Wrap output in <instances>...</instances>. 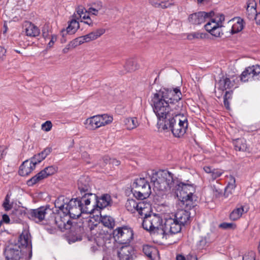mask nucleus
<instances>
[{
  "mask_svg": "<svg viewBox=\"0 0 260 260\" xmlns=\"http://www.w3.org/2000/svg\"><path fill=\"white\" fill-rule=\"evenodd\" d=\"M143 251L146 256L152 259L154 258L155 255L158 253L157 249L148 245L143 246Z\"/></svg>",
  "mask_w": 260,
  "mask_h": 260,
  "instance_id": "nucleus-31",
  "label": "nucleus"
},
{
  "mask_svg": "<svg viewBox=\"0 0 260 260\" xmlns=\"http://www.w3.org/2000/svg\"><path fill=\"white\" fill-rule=\"evenodd\" d=\"M105 32L104 29H99L95 31L91 32L87 35H86L87 41L88 42L95 40L100 37Z\"/></svg>",
  "mask_w": 260,
  "mask_h": 260,
  "instance_id": "nucleus-33",
  "label": "nucleus"
},
{
  "mask_svg": "<svg viewBox=\"0 0 260 260\" xmlns=\"http://www.w3.org/2000/svg\"><path fill=\"white\" fill-rule=\"evenodd\" d=\"M181 227L180 223L175 220L172 215L167 216L163 224L164 239H167V236L169 234H175L179 233L181 230Z\"/></svg>",
  "mask_w": 260,
  "mask_h": 260,
  "instance_id": "nucleus-12",
  "label": "nucleus"
},
{
  "mask_svg": "<svg viewBox=\"0 0 260 260\" xmlns=\"http://www.w3.org/2000/svg\"><path fill=\"white\" fill-rule=\"evenodd\" d=\"M20 242H21L22 245L27 246L29 242V239L28 235L27 234L21 235L20 236Z\"/></svg>",
  "mask_w": 260,
  "mask_h": 260,
  "instance_id": "nucleus-48",
  "label": "nucleus"
},
{
  "mask_svg": "<svg viewBox=\"0 0 260 260\" xmlns=\"http://www.w3.org/2000/svg\"><path fill=\"white\" fill-rule=\"evenodd\" d=\"M57 211L56 214L53 213V215H51L49 223L55 224L61 231L71 229V221L70 217L68 215H63L59 209Z\"/></svg>",
  "mask_w": 260,
  "mask_h": 260,
  "instance_id": "nucleus-11",
  "label": "nucleus"
},
{
  "mask_svg": "<svg viewBox=\"0 0 260 260\" xmlns=\"http://www.w3.org/2000/svg\"><path fill=\"white\" fill-rule=\"evenodd\" d=\"M188 127L187 117L177 112L163 122L158 128L162 130H170L176 137H181L186 133Z\"/></svg>",
  "mask_w": 260,
  "mask_h": 260,
  "instance_id": "nucleus-4",
  "label": "nucleus"
},
{
  "mask_svg": "<svg viewBox=\"0 0 260 260\" xmlns=\"http://www.w3.org/2000/svg\"><path fill=\"white\" fill-rule=\"evenodd\" d=\"M204 170L208 174H210V175L212 174V172L213 171V169H212L210 167L208 166H206L204 167Z\"/></svg>",
  "mask_w": 260,
  "mask_h": 260,
  "instance_id": "nucleus-60",
  "label": "nucleus"
},
{
  "mask_svg": "<svg viewBox=\"0 0 260 260\" xmlns=\"http://www.w3.org/2000/svg\"><path fill=\"white\" fill-rule=\"evenodd\" d=\"M123 122L127 129H133L139 125L138 119L136 117H128L124 119Z\"/></svg>",
  "mask_w": 260,
  "mask_h": 260,
  "instance_id": "nucleus-30",
  "label": "nucleus"
},
{
  "mask_svg": "<svg viewBox=\"0 0 260 260\" xmlns=\"http://www.w3.org/2000/svg\"><path fill=\"white\" fill-rule=\"evenodd\" d=\"M204 38V34L198 32H194L188 35L187 39L188 40H192L194 39H202Z\"/></svg>",
  "mask_w": 260,
  "mask_h": 260,
  "instance_id": "nucleus-45",
  "label": "nucleus"
},
{
  "mask_svg": "<svg viewBox=\"0 0 260 260\" xmlns=\"http://www.w3.org/2000/svg\"><path fill=\"white\" fill-rule=\"evenodd\" d=\"M206 244V240L205 238H202L201 240L199 241V245L201 246V248H203V247Z\"/></svg>",
  "mask_w": 260,
  "mask_h": 260,
  "instance_id": "nucleus-59",
  "label": "nucleus"
},
{
  "mask_svg": "<svg viewBox=\"0 0 260 260\" xmlns=\"http://www.w3.org/2000/svg\"><path fill=\"white\" fill-rule=\"evenodd\" d=\"M173 217L176 220L181 226L187 224L190 220V213L184 210H180L178 211L175 214H172Z\"/></svg>",
  "mask_w": 260,
  "mask_h": 260,
  "instance_id": "nucleus-20",
  "label": "nucleus"
},
{
  "mask_svg": "<svg viewBox=\"0 0 260 260\" xmlns=\"http://www.w3.org/2000/svg\"><path fill=\"white\" fill-rule=\"evenodd\" d=\"M125 207L128 211L132 213L137 212L141 216L148 213L151 209L150 204L148 202L145 201L138 202L133 199H127Z\"/></svg>",
  "mask_w": 260,
  "mask_h": 260,
  "instance_id": "nucleus-9",
  "label": "nucleus"
},
{
  "mask_svg": "<svg viewBox=\"0 0 260 260\" xmlns=\"http://www.w3.org/2000/svg\"><path fill=\"white\" fill-rule=\"evenodd\" d=\"M74 48L75 47V46L74 45L72 44V41L70 42V44H69L68 45L66 46V47L62 50V52L64 53H67L68 52L69 50L71 48Z\"/></svg>",
  "mask_w": 260,
  "mask_h": 260,
  "instance_id": "nucleus-55",
  "label": "nucleus"
},
{
  "mask_svg": "<svg viewBox=\"0 0 260 260\" xmlns=\"http://www.w3.org/2000/svg\"><path fill=\"white\" fill-rule=\"evenodd\" d=\"M97 115L87 118L84 122L85 127L89 130H95L100 127Z\"/></svg>",
  "mask_w": 260,
  "mask_h": 260,
  "instance_id": "nucleus-23",
  "label": "nucleus"
},
{
  "mask_svg": "<svg viewBox=\"0 0 260 260\" xmlns=\"http://www.w3.org/2000/svg\"><path fill=\"white\" fill-rule=\"evenodd\" d=\"M133 248L129 244L122 246L118 251L119 260H132Z\"/></svg>",
  "mask_w": 260,
  "mask_h": 260,
  "instance_id": "nucleus-19",
  "label": "nucleus"
},
{
  "mask_svg": "<svg viewBox=\"0 0 260 260\" xmlns=\"http://www.w3.org/2000/svg\"><path fill=\"white\" fill-rule=\"evenodd\" d=\"M223 171L219 169H213L211 177L213 180H214L216 178L219 177L222 174Z\"/></svg>",
  "mask_w": 260,
  "mask_h": 260,
  "instance_id": "nucleus-46",
  "label": "nucleus"
},
{
  "mask_svg": "<svg viewBox=\"0 0 260 260\" xmlns=\"http://www.w3.org/2000/svg\"><path fill=\"white\" fill-rule=\"evenodd\" d=\"M89 228L91 232V234L94 235H96V234L94 232V229H95V231H96L97 229H99V227L98 226L97 223L94 224L93 226L89 224Z\"/></svg>",
  "mask_w": 260,
  "mask_h": 260,
  "instance_id": "nucleus-56",
  "label": "nucleus"
},
{
  "mask_svg": "<svg viewBox=\"0 0 260 260\" xmlns=\"http://www.w3.org/2000/svg\"><path fill=\"white\" fill-rule=\"evenodd\" d=\"M236 187V180L235 178L232 176H230V182L226 186L224 189V196L225 198L229 197L231 195L235 190Z\"/></svg>",
  "mask_w": 260,
  "mask_h": 260,
  "instance_id": "nucleus-28",
  "label": "nucleus"
},
{
  "mask_svg": "<svg viewBox=\"0 0 260 260\" xmlns=\"http://www.w3.org/2000/svg\"><path fill=\"white\" fill-rule=\"evenodd\" d=\"M80 203L78 199L69 200L67 198L62 196L55 200L54 205L56 208L62 212L63 215H68L71 218H77L83 213Z\"/></svg>",
  "mask_w": 260,
  "mask_h": 260,
  "instance_id": "nucleus-5",
  "label": "nucleus"
},
{
  "mask_svg": "<svg viewBox=\"0 0 260 260\" xmlns=\"http://www.w3.org/2000/svg\"><path fill=\"white\" fill-rule=\"evenodd\" d=\"M236 226L235 224L232 223H222L220 224V227L224 229H233Z\"/></svg>",
  "mask_w": 260,
  "mask_h": 260,
  "instance_id": "nucleus-54",
  "label": "nucleus"
},
{
  "mask_svg": "<svg viewBox=\"0 0 260 260\" xmlns=\"http://www.w3.org/2000/svg\"><path fill=\"white\" fill-rule=\"evenodd\" d=\"M113 237L121 244H128L133 238L132 229L127 226L119 227L114 230Z\"/></svg>",
  "mask_w": 260,
  "mask_h": 260,
  "instance_id": "nucleus-10",
  "label": "nucleus"
},
{
  "mask_svg": "<svg viewBox=\"0 0 260 260\" xmlns=\"http://www.w3.org/2000/svg\"><path fill=\"white\" fill-rule=\"evenodd\" d=\"M95 201H96L97 207L102 209L111 204V199L110 195L105 194L102 196L99 199L96 198V200Z\"/></svg>",
  "mask_w": 260,
  "mask_h": 260,
  "instance_id": "nucleus-27",
  "label": "nucleus"
},
{
  "mask_svg": "<svg viewBox=\"0 0 260 260\" xmlns=\"http://www.w3.org/2000/svg\"><path fill=\"white\" fill-rule=\"evenodd\" d=\"M5 254L7 260H26V258L22 256L19 247L16 248L8 247L5 250Z\"/></svg>",
  "mask_w": 260,
  "mask_h": 260,
  "instance_id": "nucleus-17",
  "label": "nucleus"
},
{
  "mask_svg": "<svg viewBox=\"0 0 260 260\" xmlns=\"http://www.w3.org/2000/svg\"><path fill=\"white\" fill-rule=\"evenodd\" d=\"M97 116L100 127L111 123L113 119L112 116L108 114L97 115Z\"/></svg>",
  "mask_w": 260,
  "mask_h": 260,
  "instance_id": "nucleus-32",
  "label": "nucleus"
},
{
  "mask_svg": "<svg viewBox=\"0 0 260 260\" xmlns=\"http://www.w3.org/2000/svg\"><path fill=\"white\" fill-rule=\"evenodd\" d=\"M151 181L153 183L154 189L164 194L171 193L176 188L173 174L167 170H159L153 172Z\"/></svg>",
  "mask_w": 260,
  "mask_h": 260,
  "instance_id": "nucleus-3",
  "label": "nucleus"
},
{
  "mask_svg": "<svg viewBox=\"0 0 260 260\" xmlns=\"http://www.w3.org/2000/svg\"><path fill=\"white\" fill-rule=\"evenodd\" d=\"M224 104L225 107L227 109L229 108V102L225 99H224Z\"/></svg>",
  "mask_w": 260,
  "mask_h": 260,
  "instance_id": "nucleus-61",
  "label": "nucleus"
},
{
  "mask_svg": "<svg viewBox=\"0 0 260 260\" xmlns=\"http://www.w3.org/2000/svg\"><path fill=\"white\" fill-rule=\"evenodd\" d=\"M132 191L136 198L142 200L149 197L151 192L149 183L144 178H137L135 180Z\"/></svg>",
  "mask_w": 260,
  "mask_h": 260,
  "instance_id": "nucleus-8",
  "label": "nucleus"
},
{
  "mask_svg": "<svg viewBox=\"0 0 260 260\" xmlns=\"http://www.w3.org/2000/svg\"><path fill=\"white\" fill-rule=\"evenodd\" d=\"M52 127V124L50 121H46L41 125V128L43 131L48 132L50 131Z\"/></svg>",
  "mask_w": 260,
  "mask_h": 260,
  "instance_id": "nucleus-47",
  "label": "nucleus"
},
{
  "mask_svg": "<svg viewBox=\"0 0 260 260\" xmlns=\"http://www.w3.org/2000/svg\"><path fill=\"white\" fill-rule=\"evenodd\" d=\"M13 203L10 202V195L7 194L3 203V207L6 211L10 210L12 209Z\"/></svg>",
  "mask_w": 260,
  "mask_h": 260,
  "instance_id": "nucleus-41",
  "label": "nucleus"
},
{
  "mask_svg": "<svg viewBox=\"0 0 260 260\" xmlns=\"http://www.w3.org/2000/svg\"><path fill=\"white\" fill-rule=\"evenodd\" d=\"M78 187L80 192H85L90 189V180L87 176H81L78 181Z\"/></svg>",
  "mask_w": 260,
  "mask_h": 260,
  "instance_id": "nucleus-22",
  "label": "nucleus"
},
{
  "mask_svg": "<svg viewBox=\"0 0 260 260\" xmlns=\"http://www.w3.org/2000/svg\"><path fill=\"white\" fill-rule=\"evenodd\" d=\"M6 49L0 46V62L4 61L6 58Z\"/></svg>",
  "mask_w": 260,
  "mask_h": 260,
  "instance_id": "nucleus-51",
  "label": "nucleus"
},
{
  "mask_svg": "<svg viewBox=\"0 0 260 260\" xmlns=\"http://www.w3.org/2000/svg\"><path fill=\"white\" fill-rule=\"evenodd\" d=\"M4 29H5L4 30V34H5L7 32L8 28L6 23L4 24Z\"/></svg>",
  "mask_w": 260,
  "mask_h": 260,
  "instance_id": "nucleus-63",
  "label": "nucleus"
},
{
  "mask_svg": "<svg viewBox=\"0 0 260 260\" xmlns=\"http://www.w3.org/2000/svg\"><path fill=\"white\" fill-rule=\"evenodd\" d=\"M249 73L251 75L253 80H258L260 78V66L258 65L252 66L248 67Z\"/></svg>",
  "mask_w": 260,
  "mask_h": 260,
  "instance_id": "nucleus-35",
  "label": "nucleus"
},
{
  "mask_svg": "<svg viewBox=\"0 0 260 260\" xmlns=\"http://www.w3.org/2000/svg\"><path fill=\"white\" fill-rule=\"evenodd\" d=\"M54 43L52 42H51L50 41V42L48 43V46L49 47V48H51L53 46Z\"/></svg>",
  "mask_w": 260,
  "mask_h": 260,
  "instance_id": "nucleus-64",
  "label": "nucleus"
},
{
  "mask_svg": "<svg viewBox=\"0 0 260 260\" xmlns=\"http://www.w3.org/2000/svg\"><path fill=\"white\" fill-rule=\"evenodd\" d=\"M23 213L21 210L16 209L13 211L10 215L12 222H20Z\"/></svg>",
  "mask_w": 260,
  "mask_h": 260,
  "instance_id": "nucleus-39",
  "label": "nucleus"
},
{
  "mask_svg": "<svg viewBox=\"0 0 260 260\" xmlns=\"http://www.w3.org/2000/svg\"><path fill=\"white\" fill-rule=\"evenodd\" d=\"M56 40H57V38H56V36L53 35V36H51V39L50 40V41L52 42L53 43H54V42L56 41Z\"/></svg>",
  "mask_w": 260,
  "mask_h": 260,
  "instance_id": "nucleus-62",
  "label": "nucleus"
},
{
  "mask_svg": "<svg viewBox=\"0 0 260 260\" xmlns=\"http://www.w3.org/2000/svg\"><path fill=\"white\" fill-rule=\"evenodd\" d=\"M240 78L241 80L244 82H248L253 80V78L251 75L250 73H249L248 68H246L245 70L242 73Z\"/></svg>",
  "mask_w": 260,
  "mask_h": 260,
  "instance_id": "nucleus-40",
  "label": "nucleus"
},
{
  "mask_svg": "<svg viewBox=\"0 0 260 260\" xmlns=\"http://www.w3.org/2000/svg\"><path fill=\"white\" fill-rule=\"evenodd\" d=\"M181 96L177 88H162L151 94L150 103L157 118L158 127L176 114V103L181 99Z\"/></svg>",
  "mask_w": 260,
  "mask_h": 260,
  "instance_id": "nucleus-1",
  "label": "nucleus"
},
{
  "mask_svg": "<svg viewBox=\"0 0 260 260\" xmlns=\"http://www.w3.org/2000/svg\"><path fill=\"white\" fill-rule=\"evenodd\" d=\"M155 7H160L161 8H166L170 6V3L159 1L155 4Z\"/></svg>",
  "mask_w": 260,
  "mask_h": 260,
  "instance_id": "nucleus-52",
  "label": "nucleus"
},
{
  "mask_svg": "<svg viewBox=\"0 0 260 260\" xmlns=\"http://www.w3.org/2000/svg\"><path fill=\"white\" fill-rule=\"evenodd\" d=\"M101 221L104 226L110 229H112L115 224L114 220L110 216L101 215Z\"/></svg>",
  "mask_w": 260,
  "mask_h": 260,
  "instance_id": "nucleus-34",
  "label": "nucleus"
},
{
  "mask_svg": "<svg viewBox=\"0 0 260 260\" xmlns=\"http://www.w3.org/2000/svg\"><path fill=\"white\" fill-rule=\"evenodd\" d=\"M103 160L106 164L109 162L110 164H112L113 166H117L120 164V161L119 160L114 158H109L107 157L104 158Z\"/></svg>",
  "mask_w": 260,
  "mask_h": 260,
  "instance_id": "nucleus-49",
  "label": "nucleus"
},
{
  "mask_svg": "<svg viewBox=\"0 0 260 260\" xmlns=\"http://www.w3.org/2000/svg\"><path fill=\"white\" fill-rule=\"evenodd\" d=\"M96 200V196L93 193H87L83 195L81 199H78L80 205L82 206L83 213L91 214L95 211L94 205L91 204V203Z\"/></svg>",
  "mask_w": 260,
  "mask_h": 260,
  "instance_id": "nucleus-14",
  "label": "nucleus"
},
{
  "mask_svg": "<svg viewBox=\"0 0 260 260\" xmlns=\"http://www.w3.org/2000/svg\"><path fill=\"white\" fill-rule=\"evenodd\" d=\"M85 42H88L86 35L78 37L74 40L72 41V44L74 45L76 47Z\"/></svg>",
  "mask_w": 260,
  "mask_h": 260,
  "instance_id": "nucleus-43",
  "label": "nucleus"
},
{
  "mask_svg": "<svg viewBox=\"0 0 260 260\" xmlns=\"http://www.w3.org/2000/svg\"><path fill=\"white\" fill-rule=\"evenodd\" d=\"M30 215L37 222L42 221H49L51 215H53L52 210L46 206H42L36 209H33L30 212Z\"/></svg>",
  "mask_w": 260,
  "mask_h": 260,
  "instance_id": "nucleus-13",
  "label": "nucleus"
},
{
  "mask_svg": "<svg viewBox=\"0 0 260 260\" xmlns=\"http://www.w3.org/2000/svg\"><path fill=\"white\" fill-rule=\"evenodd\" d=\"M79 22L74 18L69 22L68 27L66 29H63L61 31V35L64 37L67 35L74 34L79 28Z\"/></svg>",
  "mask_w": 260,
  "mask_h": 260,
  "instance_id": "nucleus-21",
  "label": "nucleus"
},
{
  "mask_svg": "<svg viewBox=\"0 0 260 260\" xmlns=\"http://www.w3.org/2000/svg\"><path fill=\"white\" fill-rule=\"evenodd\" d=\"M255 254L253 252H249L248 254H245L243 257V260H255Z\"/></svg>",
  "mask_w": 260,
  "mask_h": 260,
  "instance_id": "nucleus-53",
  "label": "nucleus"
},
{
  "mask_svg": "<svg viewBox=\"0 0 260 260\" xmlns=\"http://www.w3.org/2000/svg\"><path fill=\"white\" fill-rule=\"evenodd\" d=\"M142 222L144 229L149 231L151 234L156 236L159 239H164L162 219L159 215L156 214H144Z\"/></svg>",
  "mask_w": 260,
  "mask_h": 260,
  "instance_id": "nucleus-6",
  "label": "nucleus"
},
{
  "mask_svg": "<svg viewBox=\"0 0 260 260\" xmlns=\"http://www.w3.org/2000/svg\"><path fill=\"white\" fill-rule=\"evenodd\" d=\"M234 81V77L230 78L225 76L221 78L216 86L217 90L219 91V96L222 94L224 90L232 88L235 85Z\"/></svg>",
  "mask_w": 260,
  "mask_h": 260,
  "instance_id": "nucleus-16",
  "label": "nucleus"
},
{
  "mask_svg": "<svg viewBox=\"0 0 260 260\" xmlns=\"http://www.w3.org/2000/svg\"><path fill=\"white\" fill-rule=\"evenodd\" d=\"M124 68L127 72H132L137 70L138 67L136 60L135 59L130 58L126 60Z\"/></svg>",
  "mask_w": 260,
  "mask_h": 260,
  "instance_id": "nucleus-37",
  "label": "nucleus"
},
{
  "mask_svg": "<svg viewBox=\"0 0 260 260\" xmlns=\"http://www.w3.org/2000/svg\"><path fill=\"white\" fill-rule=\"evenodd\" d=\"M176 260H197L196 256L188 255L185 258L183 255L179 254L176 256Z\"/></svg>",
  "mask_w": 260,
  "mask_h": 260,
  "instance_id": "nucleus-50",
  "label": "nucleus"
},
{
  "mask_svg": "<svg viewBox=\"0 0 260 260\" xmlns=\"http://www.w3.org/2000/svg\"><path fill=\"white\" fill-rule=\"evenodd\" d=\"M188 20L190 23L196 25L200 24L209 20L204 26L205 29L216 37H220L221 34H222L221 28L224 20L223 15L220 14L214 18H210L209 14L205 12H199L191 14Z\"/></svg>",
  "mask_w": 260,
  "mask_h": 260,
  "instance_id": "nucleus-2",
  "label": "nucleus"
},
{
  "mask_svg": "<svg viewBox=\"0 0 260 260\" xmlns=\"http://www.w3.org/2000/svg\"><path fill=\"white\" fill-rule=\"evenodd\" d=\"M253 20H255L257 24H260V13L256 12Z\"/></svg>",
  "mask_w": 260,
  "mask_h": 260,
  "instance_id": "nucleus-57",
  "label": "nucleus"
},
{
  "mask_svg": "<svg viewBox=\"0 0 260 260\" xmlns=\"http://www.w3.org/2000/svg\"><path fill=\"white\" fill-rule=\"evenodd\" d=\"M232 23L231 33L236 34L241 31L244 28V20L243 19L237 17L230 21Z\"/></svg>",
  "mask_w": 260,
  "mask_h": 260,
  "instance_id": "nucleus-25",
  "label": "nucleus"
},
{
  "mask_svg": "<svg viewBox=\"0 0 260 260\" xmlns=\"http://www.w3.org/2000/svg\"><path fill=\"white\" fill-rule=\"evenodd\" d=\"M87 11L89 14L91 13L94 15H96L98 13V10L93 8H89Z\"/></svg>",
  "mask_w": 260,
  "mask_h": 260,
  "instance_id": "nucleus-58",
  "label": "nucleus"
},
{
  "mask_svg": "<svg viewBox=\"0 0 260 260\" xmlns=\"http://www.w3.org/2000/svg\"><path fill=\"white\" fill-rule=\"evenodd\" d=\"M87 11L83 6H79L76 9V13L73 15V18L76 20L79 18Z\"/></svg>",
  "mask_w": 260,
  "mask_h": 260,
  "instance_id": "nucleus-42",
  "label": "nucleus"
},
{
  "mask_svg": "<svg viewBox=\"0 0 260 260\" xmlns=\"http://www.w3.org/2000/svg\"><path fill=\"white\" fill-rule=\"evenodd\" d=\"M244 212V207L242 206L236 208L230 214V219L232 220H236L239 219Z\"/></svg>",
  "mask_w": 260,
  "mask_h": 260,
  "instance_id": "nucleus-38",
  "label": "nucleus"
},
{
  "mask_svg": "<svg viewBox=\"0 0 260 260\" xmlns=\"http://www.w3.org/2000/svg\"><path fill=\"white\" fill-rule=\"evenodd\" d=\"M26 35L29 37H37L40 34L39 28L31 22H26L25 24Z\"/></svg>",
  "mask_w": 260,
  "mask_h": 260,
  "instance_id": "nucleus-26",
  "label": "nucleus"
},
{
  "mask_svg": "<svg viewBox=\"0 0 260 260\" xmlns=\"http://www.w3.org/2000/svg\"><path fill=\"white\" fill-rule=\"evenodd\" d=\"M55 171V169L53 166L46 167L28 180L27 184L28 186H32L48 176L53 174Z\"/></svg>",
  "mask_w": 260,
  "mask_h": 260,
  "instance_id": "nucleus-15",
  "label": "nucleus"
},
{
  "mask_svg": "<svg viewBox=\"0 0 260 260\" xmlns=\"http://www.w3.org/2000/svg\"><path fill=\"white\" fill-rule=\"evenodd\" d=\"M51 151V148H46L41 153L35 155L31 159L32 161H36V164H37L44 159L50 153Z\"/></svg>",
  "mask_w": 260,
  "mask_h": 260,
  "instance_id": "nucleus-29",
  "label": "nucleus"
},
{
  "mask_svg": "<svg viewBox=\"0 0 260 260\" xmlns=\"http://www.w3.org/2000/svg\"><path fill=\"white\" fill-rule=\"evenodd\" d=\"M176 189L179 191V196L181 201L186 206H193V202L196 201L197 197L194 194L196 188L193 185L180 182L176 185Z\"/></svg>",
  "mask_w": 260,
  "mask_h": 260,
  "instance_id": "nucleus-7",
  "label": "nucleus"
},
{
  "mask_svg": "<svg viewBox=\"0 0 260 260\" xmlns=\"http://www.w3.org/2000/svg\"><path fill=\"white\" fill-rule=\"evenodd\" d=\"M236 150L245 151L247 150V146L245 140L243 139H236L234 142Z\"/></svg>",
  "mask_w": 260,
  "mask_h": 260,
  "instance_id": "nucleus-36",
  "label": "nucleus"
},
{
  "mask_svg": "<svg viewBox=\"0 0 260 260\" xmlns=\"http://www.w3.org/2000/svg\"><path fill=\"white\" fill-rule=\"evenodd\" d=\"M36 165V161L31 159L24 161L19 167V174L22 176L28 175L35 169Z\"/></svg>",
  "mask_w": 260,
  "mask_h": 260,
  "instance_id": "nucleus-18",
  "label": "nucleus"
},
{
  "mask_svg": "<svg viewBox=\"0 0 260 260\" xmlns=\"http://www.w3.org/2000/svg\"><path fill=\"white\" fill-rule=\"evenodd\" d=\"M256 4L254 0H248L247 2L246 16L249 20H253L257 11Z\"/></svg>",
  "mask_w": 260,
  "mask_h": 260,
  "instance_id": "nucleus-24",
  "label": "nucleus"
},
{
  "mask_svg": "<svg viewBox=\"0 0 260 260\" xmlns=\"http://www.w3.org/2000/svg\"><path fill=\"white\" fill-rule=\"evenodd\" d=\"M81 19V21L89 25L92 24V21L89 16V13L87 11L84 14L79 18Z\"/></svg>",
  "mask_w": 260,
  "mask_h": 260,
  "instance_id": "nucleus-44",
  "label": "nucleus"
}]
</instances>
